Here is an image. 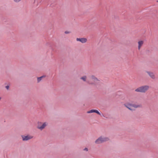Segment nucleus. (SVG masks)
<instances>
[{"mask_svg": "<svg viewBox=\"0 0 158 158\" xmlns=\"http://www.w3.org/2000/svg\"><path fill=\"white\" fill-rule=\"evenodd\" d=\"M124 106L129 110H135L136 108L140 107L141 106V105L136 103H131L129 102L127 103L124 104Z\"/></svg>", "mask_w": 158, "mask_h": 158, "instance_id": "f257e3e1", "label": "nucleus"}, {"mask_svg": "<svg viewBox=\"0 0 158 158\" xmlns=\"http://www.w3.org/2000/svg\"><path fill=\"white\" fill-rule=\"evenodd\" d=\"M100 82V80L93 75H92L90 77L88 81V83L89 84L95 85L98 84Z\"/></svg>", "mask_w": 158, "mask_h": 158, "instance_id": "f03ea898", "label": "nucleus"}, {"mask_svg": "<svg viewBox=\"0 0 158 158\" xmlns=\"http://www.w3.org/2000/svg\"><path fill=\"white\" fill-rule=\"evenodd\" d=\"M149 86L148 85H143L139 87L135 90L136 92L144 93L149 89Z\"/></svg>", "mask_w": 158, "mask_h": 158, "instance_id": "7ed1b4c3", "label": "nucleus"}, {"mask_svg": "<svg viewBox=\"0 0 158 158\" xmlns=\"http://www.w3.org/2000/svg\"><path fill=\"white\" fill-rule=\"evenodd\" d=\"M109 139L108 137L101 136L96 140L95 143L96 144H100L108 141Z\"/></svg>", "mask_w": 158, "mask_h": 158, "instance_id": "20e7f679", "label": "nucleus"}, {"mask_svg": "<svg viewBox=\"0 0 158 158\" xmlns=\"http://www.w3.org/2000/svg\"><path fill=\"white\" fill-rule=\"evenodd\" d=\"M48 124V123L46 122L43 123H39L37 126V128L41 130H42L45 128Z\"/></svg>", "mask_w": 158, "mask_h": 158, "instance_id": "39448f33", "label": "nucleus"}, {"mask_svg": "<svg viewBox=\"0 0 158 158\" xmlns=\"http://www.w3.org/2000/svg\"><path fill=\"white\" fill-rule=\"evenodd\" d=\"M23 140V141H27L32 139L33 137L31 135H27L26 136H22Z\"/></svg>", "mask_w": 158, "mask_h": 158, "instance_id": "423d86ee", "label": "nucleus"}, {"mask_svg": "<svg viewBox=\"0 0 158 158\" xmlns=\"http://www.w3.org/2000/svg\"><path fill=\"white\" fill-rule=\"evenodd\" d=\"M76 40L77 41H80L82 43H86L87 41V39L85 38H77Z\"/></svg>", "mask_w": 158, "mask_h": 158, "instance_id": "0eeeda50", "label": "nucleus"}, {"mask_svg": "<svg viewBox=\"0 0 158 158\" xmlns=\"http://www.w3.org/2000/svg\"><path fill=\"white\" fill-rule=\"evenodd\" d=\"M144 44V41L142 40H140L138 41V49L139 50L141 47L143 45V44Z\"/></svg>", "mask_w": 158, "mask_h": 158, "instance_id": "6e6552de", "label": "nucleus"}, {"mask_svg": "<svg viewBox=\"0 0 158 158\" xmlns=\"http://www.w3.org/2000/svg\"><path fill=\"white\" fill-rule=\"evenodd\" d=\"M96 113L99 115H100V113L98 110H91L87 112V113Z\"/></svg>", "mask_w": 158, "mask_h": 158, "instance_id": "1a4fd4ad", "label": "nucleus"}, {"mask_svg": "<svg viewBox=\"0 0 158 158\" xmlns=\"http://www.w3.org/2000/svg\"><path fill=\"white\" fill-rule=\"evenodd\" d=\"M147 73L149 75V76L153 79H155V75L154 74L150 72H147Z\"/></svg>", "mask_w": 158, "mask_h": 158, "instance_id": "9d476101", "label": "nucleus"}, {"mask_svg": "<svg viewBox=\"0 0 158 158\" xmlns=\"http://www.w3.org/2000/svg\"><path fill=\"white\" fill-rule=\"evenodd\" d=\"M87 77L85 76H83L81 78V79L82 80L84 81H86Z\"/></svg>", "mask_w": 158, "mask_h": 158, "instance_id": "9b49d317", "label": "nucleus"}, {"mask_svg": "<svg viewBox=\"0 0 158 158\" xmlns=\"http://www.w3.org/2000/svg\"><path fill=\"white\" fill-rule=\"evenodd\" d=\"M44 77V76H41L40 77H38V78H37V81H38V82H39L40 81H41V80Z\"/></svg>", "mask_w": 158, "mask_h": 158, "instance_id": "f8f14e48", "label": "nucleus"}, {"mask_svg": "<svg viewBox=\"0 0 158 158\" xmlns=\"http://www.w3.org/2000/svg\"><path fill=\"white\" fill-rule=\"evenodd\" d=\"M22 0H13L16 3H18L21 1Z\"/></svg>", "mask_w": 158, "mask_h": 158, "instance_id": "ddd939ff", "label": "nucleus"}, {"mask_svg": "<svg viewBox=\"0 0 158 158\" xmlns=\"http://www.w3.org/2000/svg\"><path fill=\"white\" fill-rule=\"evenodd\" d=\"M9 86L7 85L6 86V88L7 89H9Z\"/></svg>", "mask_w": 158, "mask_h": 158, "instance_id": "4468645a", "label": "nucleus"}, {"mask_svg": "<svg viewBox=\"0 0 158 158\" xmlns=\"http://www.w3.org/2000/svg\"><path fill=\"white\" fill-rule=\"evenodd\" d=\"M69 33V32L68 31H66L65 32V34H68Z\"/></svg>", "mask_w": 158, "mask_h": 158, "instance_id": "2eb2a0df", "label": "nucleus"}, {"mask_svg": "<svg viewBox=\"0 0 158 158\" xmlns=\"http://www.w3.org/2000/svg\"><path fill=\"white\" fill-rule=\"evenodd\" d=\"M84 151H88V149L87 148H85L84 150Z\"/></svg>", "mask_w": 158, "mask_h": 158, "instance_id": "dca6fc26", "label": "nucleus"}, {"mask_svg": "<svg viewBox=\"0 0 158 158\" xmlns=\"http://www.w3.org/2000/svg\"><path fill=\"white\" fill-rule=\"evenodd\" d=\"M1 98L0 97V101L1 100Z\"/></svg>", "mask_w": 158, "mask_h": 158, "instance_id": "f3484780", "label": "nucleus"}, {"mask_svg": "<svg viewBox=\"0 0 158 158\" xmlns=\"http://www.w3.org/2000/svg\"><path fill=\"white\" fill-rule=\"evenodd\" d=\"M157 2H158V1H157Z\"/></svg>", "mask_w": 158, "mask_h": 158, "instance_id": "a211bd4d", "label": "nucleus"}]
</instances>
